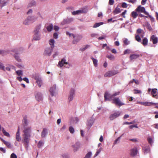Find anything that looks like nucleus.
<instances>
[{
	"instance_id": "1a4fd4ad",
	"label": "nucleus",
	"mask_w": 158,
	"mask_h": 158,
	"mask_svg": "<svg viewBox=\"0 0 158 158\" xmlns=\"http://www.w3.org/2000/svg\"><path fill=\"white\" fill-rule=\"evenodd\" d=\"M138 152L137 148L136 147H134L130 150V154L131 156L134 157L136 155Z\"/></svg>"
},
{
	"instance_id": "e2e57ef3",
	"label": "nucleus",
	"mask_w": 158,
	"mask_h": 158,
	"mask_svg": "<svg viewBox=\"0 0 158 158\" xmlns=\"http://www.w3.org/2000/svg\"><path fill=\"white\" fill-rule=\"evenodd\" d=\"M142 30L140 29H138L137 30V33L139 34L141 33Z\"/></svg>"
},
{
	"instance_id": "a18cd8bd",
	"label": "nucleus",
	"mask_w": 158,
	"mask_h": 158,
	"mask_svg": "<svg viewBox=\"0 0 158 158\" xmlns=\"http://www.w3.org/2000/svg\"><path fill=\"white\" fill-rule=\"evenodd\" d=\"M127 5L126 3L125 2H123L122 4V7L123 8H127Z\"/></svg>"
},
{
	"instance_id": "20e7f679",
	"label": "nucleus",
	"mask_w": 158,
	"mask_h": 158,
	"mask_svg": "<svg viewBox=\"0 0 158 158\" xmlns=\"http://www.w3.org/2000/svg\"><path fill=\"white\" fill-rule=\"evenodd\" d=\"M35 18L33 16H28L23 22L25 25H27L29 23H32L35 21Z\"/></svg>"
},
{
	"instance_id": "09e8293b",
	"label": "nucleus",
	"mask_w": 158,
	"mask_h": 158,
	"mask_svg": "<svg viewBox=\"0 0 158 158\" xmlns=\"http://www.w3.org/2000/svg\"><path fill=\"white\" fill-rule=\"evenodd\" d=\"M133 82H135V83L136 84H138V83H139L138 81L135 80V79H133L132 80V81H130V83H132Z\"/></svg>"
},
{
	"instance_id": "864d4df0",
	"label": "nucleus",
	"mask_w": 158,
	"mask_h": 158,
	"mask_svg": "<svg viewBox=\"0 0 158 158\" xmlns=\"http://www.w3.org/2000/svg\"><path fill=\"white\" fill-rule=\"evenodd\" d=\"M15 59H16V60L18 61H21V60L20 59L19 57L18 56H16V55H15Z\"/></svg>"
},
{
	"instance_id": "2f4dec72",
	"label": "nucleus",
	"mask_w": 158,
	"mask_h": 158,
	"mask_svg": "<svg viewBox=\"0 0 158 158\" xmlns=\"http://www.w3.org/2000/svg\"><path fill=\"white\" fill-rule=\"evenodd\" d=\"M47 29L48 31H51L53 29V26L52 24H50L47 27Z\"/></svg>"
},
{
	"instance_id": "de8ad7c7",
	"label": "nucleus",
	"mask_w": 158,
	"mask_h": 158,
	"mask_svg": "<svg viewBox=\"0 0 158 158\" xmlns=\"http://www.w3.org/2000/svg\"><path fill=\"white\" fill-rule=\"evenodd\" d=\"M10 158H17V156L14 153H12L10 155Z\"/></svg>"
},
{
	"instance_id": "a211bd4d",
	"label": "nucleus",
	"mask_w": 158,
	"mask_h": 158,
	"mask_svg": "<svg viewBox=\"0 0 158 158\" xmlns=\"http://www.w3.org/2000/svg\"><path fill=\"white\" fill-rule=\"evenodd\" d=\"M68 62H66V60L64 59H62L61 61H59L58 63V65L60 67H63L64 64H67Z\"/></svg>"
},
{
	"instance_id": "4d7b16f0",
	"label": "nucleus",
	"mask_w": 158,
	"mask_h": 158,
	"mask_svg": "<svg viewBox=\"0 0 158 158\" xmlns=\"http://www.w3.org/2000/svg\"><path fill=\"white\" fill-rule=\"evenodd\" d=\"M0 69L4 70V66L2 64H0Z\"/></svg>"
},
{
	"instance_id": "c85d7f7f",
	"label": "nucleus",
	"mask_w": 158,
	"mask_h": 158,
	"mask_svg": "<svg viewBox=\"0 0 158 158\" xmlns=\"http://www.w3.org/2000/svg\"><path fill=\"white\" fill-rule=\"evenodd\" d=\"M84 12L83 10H78L76 11H74L72 12V15H73L78 14L79 13H84Z\"/></svg>"
},
{
	"instance_id": "6ab92c4d",
	"label": "nucleus",
	"mask_w": 158,
	"mask_h": 158,
	"mask_svg": "<svg viewBox=\"0 0 158 158\" xmlns=\"http://www.w3.org/2000/svg\"><path fill=\"white\" fill-rule=\"evenodd\" d=\"M35 98L38 101H41L43 99V97L41 94L40 93H37L35 95Z\"/></svg>"
},
{
	"instance_id": "bf43d9fd",
	"label": "nucleus",
	"mask_w": 158,
	"mask_h": 158,
	"mask_svg": "<svg viewBox=\"0 0 158 158\" xmlns=\"http://www.w3.org/2000/svg\"><path fill=\"white\" fill-rule=\"evenodd\" d=\"M119 93H120V92H119L115 93L114 94H112L113 98H114V97L115 96H116L118 95L119 94Z\"/></svg>"
},
{
	"instance_id": "680f3d73",
	"label": "nucleus",
	"mask_w": 158,
	"mask_h": 158,
	"mask_svg": "<svg viewBox=\"0 0 158 158\" xmlns=\"http://www.w3.org/2000/svg\"><path fill=\"white\" fill-rule=\"evenodd\" d=\"M101 148H100L96 153L95 154L96 156H97L101 152Z\"/></svg>"
},
{
	"instance_id": "cd10ccee",
	"label": "nucleus",
	"mask_w": 158,
	"mask_h": 158,
	"mask_svg": "<svg viewBox=\"0 0 158 158\" xmlns=\"http://www.w3.org/2000/svg\"><path fill=\"white\" fill-rule=\"evenodd\" d=\"M79 143H77L74 145H73L72 147L74 148V150L75 151H76L79 148Z\"/></svg>"
},
{
	"instance_id": "4c0bfd02",
	"label": "nucleus",
	"mask_w": 158,
	"mask_h": 158,
	"mask_svg": "<svg viewBox=\"0 0 158 158\" xmlns=\"http://www.w3.org/2000/svg\"><path fill=\"white\" fill-rule=\"evenodd\" d=\"M92 155L91 152H89L84 158H90Z\"/></svg>"
},
{
	"instance_id": "6e6552de",
	"label": "nucleus",
	"mask_w": 158,
	"mask_h": 158,
	"mask_svg": "<svg viewBox=\"0 0 158 158\" xmlns=\"http://www.w3.org/2000/svg\"><path fill=\"white\" fill-rule=\"evenodd\" d=\"M40 26L37 29H36L34 31L35 33L33 40H40V37L39 35L38 34V33L39 32V30L40 29Z\"/></svg>"
},
{
	"instance_id": "393cba45",
	"label": "nucleus",
	"mask_w": 158,
	"mask_h": 158,
	"mask_svg": "<svg viewBox=\"0 0 158 158\" xmlns=\"http://www.w3.org/2000/svg\"><path fill=\"white\" fill-rule=\"evenodd\" d=\"M148 40L146 37H144L143 38L142 41L141 43L144 46H145L147 45L148 44Z\"/></svg>"
},
{
	"instance_id": "412c9836",
	"label": "nucleus",
	"mask_w": 158,
	"mask_h": 158,
	"mask_svg": "<svg viewBox=\"0 0 158 158\" xmlns=\"http://www.w3.org/2000/svg\"><path fill=\"white\" fill-rule=\"evenodd\" d=\"M140 55L139 54H131L130 56V59L131 60L137 59L139 57Z\"/></svg>"
},
{
	"instance_id": "58836bf2",
	"label": "nucleus",
	"mask_w": 158,
	"mask_h": 158,
	"mask_svg": "<svg viewBox=\"0 0 158 158\" xmlns=\"http://www.w3.org/2000/svg\"><path fill=\"white\" fill-rule=\"evenodd\" d=\"M106 56L110 60H113L114 58V56L111 54L107 55Z\"/></svg>"
},
{
	"instance_id": "3c124183",
	"label": "nucleus",
	"mask_w": 158,
	"mask_h": 158,
	"mask_svg": "<svg viewBox=\"0 0 158 158\" xmlns=\"http://www.w3.org/2000/svg\"><path fill=\"white\" fill-rule=\"evenodd\" d=\"M134 123L133 122H124L123 123V125H125V124L129 125V124H133Z\"/></svg>"
},
{
	"instance_id": "f3484780",
	"label": "nucleus",
	"mask_w": 158,
	"mask_h": 158,
	"mask_svg": "<svg viewBox=\"0 0 158 158\" xmlns=\"http://www.w3.org/2000/svg\"><path fill=\"white\" fill-rule=\"evenodd\" d=\"M56 86L55 85H53L49 89V92L50 94L52 96H53L54 95V93H55V91L56 90Z\"/></svg>"
},
{
	"instance_id": "ddd939ff",
	"label": "nucleus",
	"mask_w": 158,
	"mask_h": 158,
	"mask_svg": "<svg viewBox=\"0 0 158 158\" xmlns=\"http://www.w3.org/2000/svg\"><path fill=\"white\" fill-rule=\"evenodd\" d=\"M157 90V89H152L151 92V94L152 95V97L156 99H158V95Z\"/></svg>"
},
{
	"instance_id": "c9c22d12",
	"label": "nucleus",
	"mask_w": 158,
	"mask_h": 158,
	"mask_svg": "<svg viewBox=\"0 0 158 158\" xmlns=\"http://www.w3.org/2000/svg\"><path fill=\"white\" fill-rule=\"evenodd\" d=\"M103 24V22L96 23L94 25L93 27L94 28H96V27H99L100 25H102Z\"/></svg>"
},
{
	"instance_id": "e433bc0d",
	"label": "nucleus",
	"mask_w": 158,
	"mask_h": 158,
	"mask_svg": "<svg viewBox=\"0 0 158 158\" xmlns=\"http://www.w3.org/2000/svg\"><path fill=\"white\" fill-rule=\"evenodd\" d=\"M91 59L92 60L94 65L96 67L97 65V60L92 57H91Z\"/></svg>"
},
{
	"instance_id": "b1692460",
	"label": "nucleus",
	"mask_w": 158,
	"mask_h": 158,
	"mask_svg": "<svg viewBox=\"0 0 158 158\" xmlns=\"http://www.w3.org/2000/svg\"><path fill=\"white\" fill-rule=\"evenodd\" d=\"M49 43L51 46L50 47L53 49L54 47V44L55 43L54 40L53 39H50L49 41Z\"/></svg>"
},
{
	"instance_id": "49530a36",
	"label": "nucleus",
	"mask_w": 158,
	"mask_h": 158,
	"mask_svg": "<svg viewBox=\"0 0 158 158\" xmlns=\"http://www.w3.org/2000/svg\"><path fill=\"white\" fill-rule=\"evenodd\" d=\"M134 93L135 94H141L142 93L141 91L140 90L134 89Z\"/></svg>"
},
{
	"instance_id": "ea45409f",
	"label": "nucleus",
	"mask_w": 158,
	"mask_h": 158,
	"mask_svg": "<svg viewBox=\"0 0 158 158\" xmlns=\"http://www.w3.org/2000/svg\"><path fill=\"white\" fill-rule=\"evenodd\" d=\"M16 73L18 76L21 75L23 74V72L21 70L16 71Z\"/></svg>"
},
{
	"instance_id": "7c9ffc66",
	"label": "nucleus",
	"mask_w": 158,
	"mask_h": 158,
	"mask_svg": "<svg viewBox=\"0 0 158 158\" xmlns=\"http://www.w3.org/2000/svg\"><path fill=\"white\" fill-rule=\"evenodd\" d=\"M6 3L5 0H0V6L1 8H2L4 6Z\"/></svg>"
},
{
	"instance_id": "9d476101",
	"label": "nucleus",
	"mask_w": 158,
	"mask_h": 158,
	"mask_svg": "<svg viewBox=\"0 0 158 158\" xmlns=\"http://www.w3.org/2000/svg\"><path fill=\"white\" fill-rule=\"evenodd\" d=\"M53 48L50 47L46 48L44 52V54L45 56H49L51 55L52 52L53 50Z\"/></svg>"
},
{
	"instance_id": "603ef678",
	"label": "nucleus",
	"mask_w": 158,
	"mask_h": 158,
	"mask_svg": "<svg viewBox=\"0 0 158 158\" xmlns=\"http://www.w3.org/2000/svg\"><path fill=\"white\" fill-rule=\"evenodd\" d=\"M93 124V122L91 120H89L88 123V125L90 126V127L92 126Z\"/></svg>"
},
{
	"instance_id": "69168bd1",
	"label": "nucleus",
	"mask_w": 158,
	"mask_h": 158,
	"mask_svg": "<svg viewBox=\"0 0 158 158\" xmlns=\"http://www.w3.org/2000/svg\"><path fill=\"white\" fill-rule=\"evenodd\" d=\"M23 80L25 81L27 83H29V81L28 79L26 77H24L23 79Z\"/></svg>"
},
{
	"instance_id": "37998d69",
	"label": "nucleus",
	"mask_w": 158,
	"mask_h": 158,
	"mask_svg": "<svg viewBox=\"0 0 158 158\" xmlns=\"http://www.w3.org/2000/svg\"><path fill=\"white\" fill-rule=\"evenodd\" d=\"M7 53V52L6 51H4L3 50L0 51V54H2V55H6Z\"/></svg>"
},
{
	"instance_id": "5fc2aeb1",
	"label": "nucleus",
	"mask_w": 158,
	"mask_h": 158,
	"mask_svg": "<svg viewBox=\"0 0 158 158\" xmlns=\"http://www.w3.org/2000/svg\"><path fill=\"white\" fill-rule=\"evenodd\" d=\"M129 140L135 143H136L138 142L137 139H130Z\"/></svg>"
},
{
	"instance_id": "a878e982",
	"label": "nucleus",
	"mask_w": 158,
	"mask_h": 158,
	"mask_svg": "<svg viewBox=\"0 0 158 158\" xmlns=\"http://www.w3.org/2000/svg\"><path fill=\"white\" fill-rule=\"evenodd\" d=\"M47 129L46 128H44L43 129L41 134V136L42 137L44 138L45 137V136L47 134Z\"/></svg>"
},
{
	"instance_id": "13d9d810",
	"label": "nucleus",
	"mask_w": 158,
	"mask_h": 158,
	"mask_svg": "<svg viewBox=\"0 0 158 158\" xmlns=\"http://www.w3.org/2000/svg\"><path fill=\"white\" fill-rule=\"evenodd\" d=\"M90 35L93 38L97 37V36H98V34L95 33H92Z\"/></svg>"
},
{
	"instance_id": "7ed1b4c3",
	"label": "nucleus",
	"mask_w": 158,
	"mask_h": 158,
	"mask_svg": "<svg viewBox=\"0 0 158 158\" xmlns=\"http://www.w3.org/2000/svg\"><path fill=\"white\" fill-rule=\"evenodd\" d=\"M118 71L113 70H112L108 71L106 72L104 74V77H111L115 75L116 74L118 73Z\"/></svg>"
},
{
	"instance_id": "9b49d317",
	"label": "nucleus",
	"mask_w": 158,
	"mask_h": 158,
	"mask_svg": "<svg viewBox=\"0 0 158 158\" xmlns=\"http://www.w3.org/2000/svg\"><path fill=\"white\" fill-rule=\"evenodd\" d=\"M104 98L105 101L107 100L111 101L112 100L113 98H113L112 94L111 95L107 92H106L104 94Z\"/></svg>"
},
{
	"instance_id": "a19ab883",
	"label": "nucleus",
	"mask_w": 158,
	"mask_h": 158,
	"mask_svg": "<svg viewBox=\"0 0 158 158\" xmlns=\"http://www.w3.org/2000/svg\"><path fill=\"white\" fill-rule=\"evenodd\" d=\"M147 140L148 142V143L150 144H152L153 143V140L152 138L150 137H148L147 138Z\"/></svg>"
},
{
	"instance_id": "aec40b11",
	"label": "nucleus",
	"mask_w": 158,
	"mask_h": 158,
	"mask_svg": "<svg viewBox=\"0 0 158 158\" xmlns=\"http://www.w3.org/2000/svg\"><path fill=\"white\" fill-rule=\"evenodd\" d=\"M143 150L144 154H146L150 152V148L148 146H146L142 148Z\"/></svg>"
},
{
	"instance_id": "f8f14e48",
	"label": "nucleus",
	"mask_w": 158,
	"mask_h": 158,
	"mask_svg": "<svg viewBox=\"0 0 158 158\" xmlns=\"http://www.w3.org/2000/svg\"><path fill=\"white\" fill-rule=\"evenodd\" d=\"M150 41H152L153 44H155L158 42V38L155 35H153L150 37Z\"/></svg>"
},
{
	"instance_id": "f03ea898",
	"label": "nucleus",
	"mask_w": 158,
	"mask_h": 158,
	"mask_svg": "<svg viewBox=\"0 0 158 158\" xmlns=\"http://www.w3.org/2000/svg\"><path fill=\"white\" fill-rule=\"evenodd\" d=\"M112 103L115 104L116 106H118L119 107L125 105V104L121 101L118 97L113 98Z\"/></svg>"
},
{
	"instance_id": "72a5a7b5",
	"label": "nucleus",
	"mask_w": 158,
	"mask_h": 158,
	"mask_svg": "<svg viewBox=\"0 0 158 158\" xmlns=\"http://www.w3.org/2000/svg\"><path fill=\"white\" fill-rule=\"evenodd\" d=\"M2 132L3 133V134L5 135L7 137H10V135L8 133L6 132L4 130V128H2Z\"/></svg>"
},
{
	"instance_id": "0eeeda50",
	"label": "nucleus",
	"mask_w": 158,
	"mask_h": 158,
	"mask_svg": "<svg viewBox=\"0 0 158 158\" xmlns=\"http://www.w3.org/2000/svg\"><path fill=\"white\" fill-rule=\"evenodd\" d=\"M135 11L138 12H140L144 13V14L147 15H148V13L145 11V9L142 6H139L136 9Z\"/></svg>"
},
{
	"instance_id": "8fccbe9b",
	"label": "nucleus",
	"mask_w": 158,
	"mask_h": 158,
	"mask_svg": "<svg viewBox=\"0 0 158 158\" xmlns=\"http://www.w3.org/2000/svg\"><path fill=\"white\" fill-rule=\"evenodd\" d=\"M130 53V50L129 49H127L124 52V54H129Z\"/></svg>"
},
{
	"instance_id": "79ce46f5",
	"label": "nucleus",
	"mask_w": 158,
	"mask_h": 158,
	"mask_svg": "<svg viewBox=\"0 0 158 158\" xmlns=\"http://www.w3.org/2000/svg\"><path fill=\"white\" fill-rule=\"evenodd\" d=\"M69 130L70 131V132L73 134L74 133V128L72 127H70L69 128Z\"/></svg>"
},
{
	"instance_id": "6e6d98bb",
	"label": "nucleus",
	"mask_w": 158,
	"mask_h": 158,
	"mask_svg": "<svg viewBox=\"0 0 158 158\" xmlns=\"http://www.w3.org/2000/svg\"><path fill=\"white\" fill-rule=\"evenodd\" d=\"M67 9L69 11H71L73 10V7L72 6H70L68 7L67 8Z\"/></svg>"
},
{
	"instance_id": "39448f33",
	"label": "nucleus",
	"mask_w": 158,
	"mask_h": 158,
	"mask_svg": "<svg viewBox=\"0 0 158 158\" xmlns=\"http://www.w3.org/2000/svg\"><path fill=\"white\" fill-rule=\"evenodd\" d=\"M138 103L145 106H150L152 105H158V103H153L152 102H139Z\"/></svg>"
},
{
	"instance_id": "052dcab7",
	"label": "nucleus",
	"mask_w": 158,
	"mask_h": 158,
	"mask_svg": "<svg viewBox=\"0 0 158 158\" xmlns=\"http://www.w3.org/2000/svg\"><path fill=\"white\" fill-rule=\"evenodd\" d=\"M127 12V10H125L121 14L122 16L123 17L125 18V15L126 14Z\"/></svg>"
},
{
	"instance_id": "774afa93",
	"label": "nucleus",
	"mask_w": 158,
	"mask_h": 158,
	"mask_svg": "<svg viewBox=\"0 0 158 158\" xmlns=\"http://www.w3.org/2000/svg\"><path fill=\"white\" fill-rule=\"evenodd\" d=\"M0 150L3 153H5L6 152L5 150L3 148H0Z\"/></svg>"
},
{
	"instance_id": "4468645a",
	"label": "nucleus",
	"mask_w": 158,
	"mask_h": 158,
	"mask_svg": "<svg viewBox=\"0 0 158 158\" xmlns=\"http://www.w3.org/2000/svg\"><path fill=\"white\" fill-rule=\"evenodd\" d=\"M0 140L3 142V143L7 146L8 148L11 149L12 148V147L10 142L6 141L3 139L2 138H0Z\"/></svg>"
},
{
	"instance_id": "338daca9",
	"label": "nucleus",
	"mask_w": 158,
	"mask_h": 158,
	"mask_svg": "<svg viewBox=\"0 0 158 158\" xmlns=\"http://www.w3.org/2000/svg\"><path fill=\"white\" fill-rule=\"evenodd\" d=\"M114 0H109V3L110 5H112L114 4Z\"/></svg>"
},
{
	"instance_id": "5701e85b",
	"label": "nucleus",
	"mask_w": 158,
	"mask_h": 158,
	"mask_svg": "<svg viewBox=\"0 0 158 158\" xmlns=\"http://www.w3.org/2000/svg\"><path fill=\"white\" fill-rule=\"evenodd\" d=\"M35 79L36 80V82L39 87H40L42 84V81L41 79L40 78L35 77Z\"/></svg>"
},
{
	"instance_id": "c756f323",
	"label": "nucleus",
	"mask_w": 158,
	"mask_h": 158,
	"mask_svg": "<svg viewBox=\"0 0 158 158\" xmlns=\"http://www.w3.org/2000/svg\"><path fill=\"white\" fill-rule=\"evenodd\" d=\"M121 12V10L118 6H117L115 10L113 11L114 14H116L120 13Z\"/></svg>"
},
{
	"instance_id": "473e14b6",
	"label": "nucleus",
	"mask_w": 158,
	"mask_h": 158,
	"mask_svg": "<svg viewBox=\"0 0 158 158\" xmlns=\"http://www.w3.org/2000/svg\"><path fill=\"white\" fill-rule=\"evenodd\" d=\"M123 41L124 44L126 45H128L130 44V41L128 40L126 38H124L123 39Z\"/></svg>"
},
{
	"instance_id": "f257e3e1",
	"label": "nucleus",
	"mask_w": 158,
	"mask_h": 158,
	"mask_svg": "<svg viewBox=\"0 0 158 158\" xmlns=\"http://www.w3.org/2000/svg\"><path fill=\"white\" fill-rule=\"evenodd\" d=\"M23 135L24 140V146L27 149L29 145V141L31 136L30 133L31 131V127L28 126V123L27 120V117L25 116L23 117Z\"/></svg>"
},
{
	"instance_id": "0e129e2a",
	"label": "nucleus",
	"mask_w": 158,
	"mask_h": 158,
	"mask_svg": "<svg viewBox=\"0 0 158 158\" xmlns=\"http://www.w3.org/2000/svg\"><path fill=\"white\" fill-rule=\"evenodd\" d=\"M136 1V0H128V2H129L134 4V3Z\"/></svg>"
},
{
	"instance_id": "423d86ee",
	"label": "nucleus",
	"mask_w": 158,
	"mask_h": 158,
	"mask_svg": "<svg viewBox=\"0 0 158 158\" xmlns=\"http://www.w3.org/2000/svg\"><path fill=\"white\" fill-rule=\"evenodd\" d=\"M121 112L120 111H117L114 113L111 114L109 116L110 120H113L119 117L121 114Z\"/></svg>"
},
{
	"instance_id": "bb28decb",
	"label": "nucleus",
	"mask_w": 158,
	"mask_h": 158,
	"mask_svg": "<svg viewBox=\"0 0 158 158\" xmlns=\"http://www.w3.org/2000/svg\"><path fill=\"white\" fill-rule=\"evenodd\" d=\"M138 15V14L135 11H132L131 14V16L132 17L133 19L136 18Z\"/></svg>"
},
{
	"instance_id": "dca6fc26",
	"label": "nucleus",
	"mask_w": 158,
	"mask_h": 158,
	"mask_svg": "<svg viewBox=\"0 0 158 158\" xmlns=\"http://www.w3.org/2000/svg\"><path fill=\"white\" fill-rule=\"evenodd\" d=\"M16 140L18 142L21 140L19 127H18V130L16 134Z\"/></svg>"
},
{
	"instance_id": "f704fd0d",
	"label": "nucleus",
	"mask_w": 158,
	"mask_h": 158,
	"mask_svg": "<svg viewBox=\"0 0 158 158\" xmlns=\"http://www.w3.org/2000/svg\"><path fill=\"white\" fill-rule=\"evenodd\" d=\"M135 40L139 42H141L142 40L140 38L139 35H135Z\"/></svg>"
},
{
	"instance_id": "4be33fe9",
	"label": "nucleus",
	"mask_w": 158,
	"mask_h": 158,
	"mask_svg": "<svg viewBox=\"0 0 158 158\" xmlns=\"http://www.w3.org/2000/svg\"><path fill=\"white\" fill-rule=\"evenodd\" d=\"M82 36L81 35H78L76 37V38L73 41V44H77L81 39Z\"/></svg>"
},
{
	"instance_id": "c03bdc74",
	"label": "nucleus",
	"mask_w": 158,
	"mask_h": 158,
	"mask_svg": "<svg viewBox=\"0 0 158 158\" xmlns=\"http://www.w3.org/2000/svg\"><path fill=\"white\" fill-rule=\"evenodd\" d=\"M43 144V142L42 141H40L39 142L38 144V148H40L41 147L42 145Z\"/></svg>"
},
{
	"instance_id": "2eb2a0df",
	"label": "nucleus",
	"mask_w": 158,
	"mask_h": 158,
	"mask_svg": "<svg viewBox=\"0 0 158 158\" xmlns=\"http://www.w3.org/2000/svg\"><path fill=\"white\" fill-rule=\"evenodd\" d=\"M74 94V90L73 89H71L68 98V100L70 102L73 99V95Z\"/></svg>"
}]
</instances>
